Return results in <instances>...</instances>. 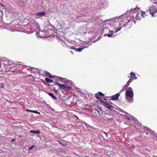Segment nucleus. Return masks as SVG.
Segmentation results:
<instances>
[{
	"label": "nucleus",
	"instance_id": "nucleus-37",
	"mask_svg": "<svg viewBox=\"0 0 157 157\" xmlns=\"http://www.w3.org/2000/svg\"><path fill=\"white\" fill-rule=\"evenodd\" d=\"M75 116L78 119V118L76 116Z\"/></svg>",
	"mask_w": 157,
	"mask_h": 157
},
{
	"label": "nucleus",
	"instance_id": "nucleus-14",
	"mask_svg": "<svg viewBox=\"0 0 157 157\" xmlns=\"http://www.w3.org/2000/svg\"><path fill=\"white\" fill-rule=\"evenodd\" d=\"M30 132L33 133L40 134V132L39 130H38L36 131L33 130H31L30 131Z\"/></svg>",
	"mask_w": 157,
	"mask_h": 157
},
{
	"label": "nucleus",
	"instance_id": "nucleus-23",
	"mask_svg": "<svg viewBox=\"0 0 157 157\" xmlns=\"http://www.w3.org/2000/svg\"><path fill=\"white\" fill-rule=\"evenodd\" d=\"M4 64H5L7 65L10 64V62H8L7 61L5 62L4 63Z\"/></svg>",
	"mask_w": 157,
	"mask_h": 157
},
{
	"label": "nucleus",
	"instance_id": "nucleus-10",
	"mask_svg": "<svg viewBox=\"0 0 157 157\" xmlns=\"http://www.w3.org/2000/svg\"><path fill=\"white\" fill-rule=\"evenodd\" d=\"M45 14V13L44 12H43L37 13L36 14V15L38 17L40 18L44 16Z\"/></svg>",
	"mask_w": 157,
	"mask_h": 157
},
{
	"label": "nucleus",
	"instance_id": "nucleus-25",
	"mask_svg": "<svg viewBox=\"0 0 157 157\" xmlns=\"http://www.w3.org/2000/svg\"><path fill=\"white\" fill-rule=\"evenodd\" d=\"M130 81H128V82H127V83H126V85H125V86H127V87H128L129 84L130 83V82H129Z\"/></svg>",
	"mask_w": 157,
	"mask_h": 157
},
{
	"label": "nucleus",
	"instance_id": "nucleus-21",
	"mask_svg": "<svg viewBox=\"0 0 157 157\" xmlns=\"http://www.w3.org/2000/svg\"><path fill=\"white\" fill-rule=\"evenodd\" d=\"M98 94L100 96H102L104 95V94L101 92H99L98 93Z\"/></svg>",
	"mask_w": 157,
	"mask_h": 157
},
{
	"label": "nucleus",
	"instance_id": "nucleus-1",
	"mask_svg": "<svg viewBox=\"0 0 157 157\" xmlns=\"http://www.w3.org/2000/svg\"><path fill=\"white\" fill-rule=\"evenodd\" d=\"M127 14H124L110 20L109 23L110 26V29L109 30V33L104 34V35L111 37L113 36V33H116L120 30L123 26H125L127 23L131 21L130 19L127 20Z\"/></svg>",
	"mask_w": 157,
	"mask_h": 157
},
{
	"label": "nucleus",
	"instance_id": "nucleus-12",
	"mask_svg": "<svg viewBox=\"0 0 157 157\" xmlns=\"http://www.w3.org/2000/svg\"><path fill=\"white\" fill-rule=\"evenodd\" d=\"M34 26L35 27V28L34 27H33V28H34L35 29H36L39 30V29L40 28L39 25L36 22H35L34 23Z\"/></svg>",
	"mask_w": 157,
	"mask_h": 157
},
{
	"label": "nucleus",
	"instance_id": "nucleus-16",
	"mask_svg": "<svg viewBox=\"0 0 157 157\" xmlns=\"http://www.w3.org/2000/svg\"><path fill=\"white\" fill-rule=\"evenodd\" d=\"M148 131L150 133H151L152 134H154L155 136H157V134H155L154 133V132L153 131H152L150 129H148Z\"/></svg>",
	"mask_w": 157,
	"mask_h": 157
},
{
	"label": "nucleus",
	"instance_id": "nucleus-7",
	"mask_svg": "<svg viewBox=\"0 0 157 157\" xmlns=\"http://www.w3.org/2000/svg\"><path fill=\"white\" fill-rule=\"evenodd\" d=\"M101 103L104 106L109 109H112L113 108V106L109 104L108 102H105L103 101H101Z\"/></svg>",
	"mask_w": 157,
	"mask_h": 157
},
{
	"label": "nucleus",
	"instance_id": "nucleus-27",
	"mask_svg": "<svg viewBox=\"0 0 157 157\" xmlns=\"http://www.w3.org/2000/svg\"><path fill=\"white\" fill-rule=\"evenodd\" d=\"M9 29L10 30V31L12 32H14L16 31V30L14 29H11L9 28Z\"/></svg>",
	"mask_w": 157,
	"mask_h": 157
},
{
	"label": "nucleus",
	"instance_id": "nucleus-13",
	"mask_svg": "<svg viewBox=\"0 0 157 157\" xmlns=\"http://www.w3.org/2000/svg\"><path fill=\"white\" fill-rule=\"evenodd\" d=\"M48 94L49 95L51 96V98L53 99H56V97L55 96H54L52 93H48Z\"/></svg>",
	"mask_w": 157,
	"mask_h": 157
},
{
	"label": "nucleus",
	"instance_id": "nucleus-39",
	"mask_svg": "<svg viewBox=\"0 0 157 157\" xmlns=\"http://www.w3.org/2000/svg\"><path fill=\"white\" fill-rule=\"evenodd\" d=\"M19 136L20 137H22V136H20V135H19Z\"/></svg>",
	"mask_w": 157,
	"mask_h": 157
},
{
	"label": "nucleus",
	"instance_id": "nucleus-2",
	"mask_svg": "<svg viewBox=\"0 0 157 157\" xmlns=\"http://www.w3.org/2000/svg\"><path fill=\"white\" fill-rule=\"evenodd\" d=\"M129 13L131 21L134 19L140 20L146 15L145 12L140 11L138 8L131 9Z\"/></svg>",
	"mask_w": 157,
	"mask_h": 157
},
{
	"label": "nucleus",
	"instance_id": "nucleus-6",
	"mask_svg": "<svg viewBox=\"0 0 157 157\" xmlns=\"http://www.w3.org/2000/svg\"><path fill=\"white\" fill-rule=\"evenodd\" d=\"M88 46L89 45L86 46H83L82 47V48H76L75 46H68L67 47L69 49H73V50H75V51H76V52H80L84 48H87Z\"/></svg>",
	"mask_w": 157,
	"mask_h": 157
},
{
	"label": "nucleus",
	"instance_id": "nucleus-36",
	"mask_svg": "<svg viewBox=\"0 0 157 157\" xmlns=\"http://www.w3.org/2000/svg\"><path fill=\"white\" fill-rule=\"evenodd\" d=\"M15 140V139H12L11 140V141H13Z\"/></svg>",
	"mask_w": 157,
	"mask_h": 157
},
{
	"label": "nucleus",
	"instance_id": "nucleus-31",
	"mask_svg": "<svg viewBox=\"0 0 157 157\" xmlns=\"http://www.w3.org/2000/svg\"><path fill=\"white\" fill-rule=\"evenodd\" d=\"M33 30H31L30 31L29 33H33Z\"/></svg>",
	"mask_w": 157,
	"mask_h": 157
},
{
	"label": "nucleus",
	"instance_id": "nucleus-32",
	"mask_svg": "<svg viewBox=\"0 0 157 157\" xmlns=\"http://www.w3.org/2000/svg\"><path fill=\"white\" fill-rule=\"evenodd\" d=\"M124 91V88H123L122 90H121L120 91V93H121V92H122V91Z\"/></svg>",
	"mask_w": 157,
	"mask_h": 157
},
{
	"label": "nucleus",
	"instance_id": "nucleus-20",
	"mask_svg": "<svg viewBox=\"0 0 157 157\" xmlns=\"http://www.w3.org/2000/svg\"><path fill=\"white\" fill-rule=\"evenodd\" d=\"M99 95L98 94H95V97L98 99H100V97H99Z\"/></svg>",
	"mask_w": 157,
	"mask_h": 157
},
{
	"label": "nucleus",
	"instance_id": "nucleus-22",
	"mask_svg": "<svg viewBox=\"0 0 157 157\" xmlns=\"http://www.w3.org/2000/svg\"><path fill=\"white\" fill-rule=\"evenodd\" d=\"M35 146L34 145H33V146L29 147V150H31V149H33L35 147Z\"/></svg>",
	"mask_w": 157,
	"mask_h": 157
},
{
	"label": "nucleus",
	"instance_id": "nucleus-26",
	"mask_svg": "<svg viewBox=\"0 0 157 157\" xmlns=\"http://www.w3.org/2000/svg\"><path fill=\"white\" fill-rule=\"evenodd\" d=\"M156 0H150V1L151 2H152L153 3H154V4L155 3H155V2L156 1Z\"/></svg>",
	"mask_w": 157,
	"mask_h": 157
},
{
	"label": "nucleus",
	"instance_id": "nucleus-35",
	"mask_svg": "<svg viewBox=\"0 0 157 157\" xmlns=\"http://www.w3.org/2000/svg\"><path fill=\"white\" fill-rule=\"evenodd\" d=\"M126 119L127 120H128V121H130V120H130V119L129 118L127 117H126Z\"/></svg>",
	"mask_w": 157,
	"mask_h": 157
},
{
	"label": "nucleus",
	"instance_id": "nucleus-15",
	"mask_svg": "<svg viewBox=\"0 0 157 157\" xmlns=\"http://www.w3.org/2000/svg\"><path fill=\"white\" fill-rule=\"evenodd\" d=\"M45 81L47 82L50 83H52L53 82V81L52 80L48 78H45Z\"/></svg>",
	"mask_w": 157,
	"mask_h": 157
},
{
	"label": "nucleus",
	"instance_id": "nucleus-30",
	"mask_svg": "<svg viewBox=\"0 0 157 157\" xmlns=\"http://www.w3.org/2000/svg\"><path fill=\"white\" fill-rule=\"evenodd\" d=\"M117 109L121 112H124V111L122 109H121L120 108H118Z\"/></svg>",
	"mask_w": 157,
	"mask_h": 157
},
{
	"label": "nucleus",
	"instance_id": "nucleus-5",
	"mask_svg": "<svg viewBox=\"0 0 157 157\" xmlns=\"http://www.w3.org/2000/svg\"><path fill=\"white\" fill-rule=\"evenodd\" d=\"M61 81L63 83H65V82L67 83H70V81L68 80L65 81H64V80L63 79H62ZM55 84L59 86L62 89H67V88L69 89L71 88L70 87H68V84H67V85H66L65 84H60L57 82H56Z\"/></svg>",
	"mask_w": 157,
	"mask_h": 157
},
{
	"label": "nucleus",
	"instance_id": "nucleus-29",
	"mask_svg": "<svg viewBox=\"0 0 157 157\" xmlns=\"http://www.w3.org/2000/svg\"><path fill=\"white\" fill-rule=\"evenodd\" d=\"M134 79V78H130L129 79V80H128L129 81H130L129 82L130 83L132 81V80Z\"/></svg>",
	"mask_w": 157,
	"mask_h": 157
},
{
	"label": "nucleus",
	"instance_id": "nucleus-28",
	"mask_svg": "<svg viewBox=\"0 0 157 157\" xmlns=\"http://www.w3.org/2000/svg\"><path fill=\"white\" fill-rule=\"evenodd\" d=\"M134 79V78H130L129 79V80H128L129 81H130L129 82L130 83L132 81V80Z\"/></svg>",
	"mask_w": 157,
	"mask_h": 157
},
{
	"label": "nucleus",
	"instance_id": "nucleus-38",
	"mask_svg": "<svg viewBox=\"0 0 157 157\" xmlns=\"http://www.w3.org/2000/svg\"><path fill=\"white\" fill-rule=\"evenodd\" d=\"M144 128H145V130H146V129H147V128H146V127H144Z\"/></svg>",
	"mask_w": 157,
	"mask_h": 157
},
{
	"label": "nucleus",
	"instance_id": "nucleus-17",
	"mask_svg": "<svg viewBox=\"0 0 157 157\" xmlns=\"http://www.w3.org/2000/svg\"><path fill=\"white\" fill-rule=\"evenodd\" d=\"M45 74L46 75L48 76L50 78H52L53 77L51 76V75L50 74L49 72L48 71H46L45 72Z\"/></svg>",
	"mask_w": 157,
	"mask_h": 157
},
{
	"label": "nucleus",
	"instance_id": "nucleus-18",
	"mask_svg": "<svg viewBox=\"0 0 157 157\" xmlns=\"http://www.w3.org/2000/svg\"><path fill=\"white\" fill-rule=\"evenodd\" d=\"M131 120L133 121L136 124H137V123H138L137 120L134 117L132 118Z\"/></svg>",
	"mask_w": 157,
	"mask_h": 157
},
{
	"label": "nucleus",
	"instance_id": "nucleus-34",
	"mask_svg": "<svg viewBox=\"0 0 157 157\" xmlns=\"http://www.w3.org/2000/svg\"><path fill=\"white\" fill-rule=\"evenodd\" d=\"M26 111H28V112H32V110H28V109H26Z\"/></svg>",
	"mask_w": 157,
	"mask_h": 157
},
{
	"label": "nucleus",
	"instance_id": "nucleus-40",
	"mask_svg": "<svg viewBox=\"0 0 157 157\" xmlns=\"http://www.w3.org/2000/svg\"><path fill=\"white\" fill-rule=\"evenodd\" d=\"M146 133L147 134H148V133L147 132H146Z\"/></svg>",
	"mask_w": 157,
	"mask_h": 157
},
{
	"label": "nucleus",
	"instance_id": "nucleus-19",
	"mask_svg": "<svg viewBox=\"0 0 157 157\" xmlns=\"http://www.w3.org/2000/svg\"><path fill=\"white\" fill-rule=\"evenodd\" d=\"M32 112H33V113H36V114H40V113L39 112L37 111L36 110H32Z\"/></svg>",
	"mask_w": 157,
	"mask_h": 157
},
{
	"label": "nucleus",
	"instance_id": "nucleus-8",
	"mask_svg": "<svg viewBox=\"0 0 157 157\" xmlns=\"http://www.w3.org/2000/svg\"><path fill=\"white\" fill-rule=\"evenodd\" d=\"M37 35L38 36L41 38H44L45 36V31L44 30H40L38 33L37 32Z\"/></svg>",
	"mask_w": 157,
	"mask_h": 157
},
{
	"label": "nucleus",
	"instance_id": "nucleus-3",
	"mask_svg": "<svg viewBox=\"0 0 157 157\" xmlns=\"http://www.w3.org/2000/svg\"><path fill=\"white\" fill-rule=\"evenodd\" d=\"M134 93L131 87H128L125 93V98L126 101L130 103L133 101Z\"/></svg>",
	"mask_w": 157,
	"mask_h": 157
},
{
	"label": "nucleus",
	"instance_id": "nucleus-9",
	"mask_svg": "<svg viewBox=\"0 0 157 157\" xmlns=\"http://www.w3.org/2000/svg\"><path fill=\"white\" fill-rule=\"evenodd\" d=\"M120 94L119 93H117L111 97V100L115 101L117 100Z\"/></svg>",
	"mask_w": 157,
	"mask_h": 157
},
{
	"label": "nucleus",
	"instance_id": "nucleus-33",
	"mask_svg": "<svg viewBox=\"0 0 157 157\" xmlns=\"http://www.w3.org/2000/svg\"><path fill=\"white\" fill-rule=\"evenodd\" d=\"M98 113H99V115L100 116H101V115H102V113H99V111H98Z\"/></svg>",
	"mask_w": 157,
	"mask_h": 157
},
{
	"label": "nucleus",
	"instance_id": "nucleus-24",
	"mask_svg": "<svg viewBox=\"0 0 157 157\" xmlns=\"http://www.w3.org/2000/svg\"><path fill=\"white\" fill-rule=\"evenodd\" d=\"M58 141V142H59V143L60 144H61L63 146H64L66 144H63V143L62 142H60L59 141Z\"/></svg>",
	"mask_w": 157,
	"mask_h": 157
},
{
	"label": "nucleus",
	"instance_id": "nucleus-11",
	"mask_svg": "<svg viewBox=\"0 0 157 157\" xmlns=\"http://www.w3.org/2000/svg\"><path fill=\"white\" fill-rule=\"evenodd\" d=\"M130 76H129L128 77H130L132 78H134L135 79H137V77L135 76V73L134 72H132L130 73Z\"/></svg>",
	"mask_w": 157,
	"mask_h": 157
},
{
	"label": "nucleus",
	"instance_id": "nucleus-4",
	"mask_svg": "<svg viewBox=\"0 0 157 157\" xmlns=\"http://www.w3.org/2000/svg\"><path fill=\"white\" fill-rule=\"evenodd\" d=\"M149 11L152 17H154V14L157 12V3L153 4L149 8Z\"/></svg>",
	"mask_w": 157,
	"mask_h": 157
}]
</instances>
